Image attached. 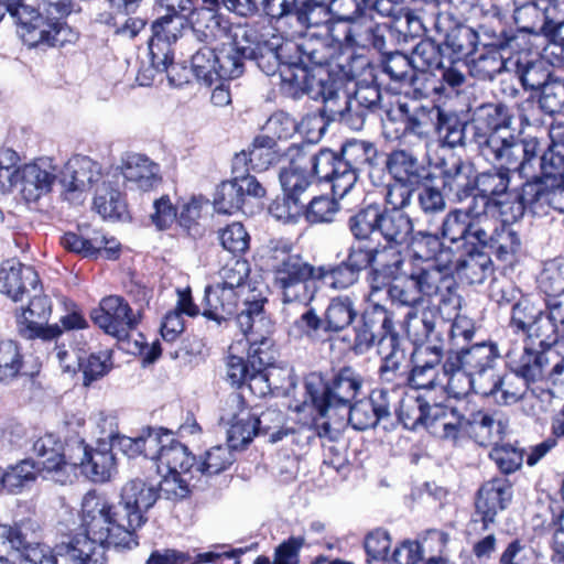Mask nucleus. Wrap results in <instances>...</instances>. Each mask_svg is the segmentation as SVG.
<instances>
[{
	"label": "nucleus",
	"mask_w": 564,
	"mask_h": 564,
	"mask_svg": "<svg viewBox=\"0 0 564 564\" xmlns=\"http://www.w3.org/2000/svg\"><path fill=\"white\" fill-rule=\"evenodd\" d=\"M387 214L386 206L371 204L350 217L349 229L358 240L371 239L388 246V234L384 231Z\"/></svg>",
	"instance_id": "obj_36"
},
{
	"label": "nucleus",
	"mask_w": 564,
	"mask_h": 564,
	"mask_svg": "<svg viewBox=\"0 0 564 564\" xmlns=\"http://www.w3.org/2000/svg\"><path fill=\"white\" fill-rule=\"evenodd\" d=\"M218 8L203 3L191 13L192 32L197 41L212 44L227 36V22L218 14Z\"/></svg>",
	"instance_id": "obj_45"
},
{
	"label": "nucleus",
	"mask_w": 564,
	"mask_h": 564,
	"mask_svg": "<svg viewBox=\"0 0 564 564\" xmlns=\"http://www.w3.org/2000/svg\"><path fill=\"white\" fill-rule=\"evenodd\" d=\"M527 178L521 185L518 193L512 194L508 209L505 208L502 215H508V219H520L523 217L525 210L533 214H539L545 206L547 183L535 170L530 175H519Z\"/></svg>",
	"instance_id": "obj_30"
},
{
	"label": "nucleus",
	"mask_w": 564,
	"mask_h": 564,
	"mask_svg": "<svg viewBox=\"0 0 564 564\" xmlns=\"http://www.w3.org/2000/svg\"><path fill=\"white\" fill-rule=\"evenodd\" d=\"M423 32V23L412 9L397 3L390 7V44L409 45Z\"/></svg>",
	"instance_id": "obj_43"
},
{
	"label": "nucleus",
	"mask_w": 564,
	"mask_h": 564,
	"mask_svg": "<svg viewBox=\"0 0 564 564\" xmlns=\"http://www.w3.org/2000/svg\"><path fill=\"white\" fill-rule=\"evenodd\" d=\"M226 404L220 422L227 426V442L232 449L243 448L259 433L254 414L243 406L238 395L230 397Z\"/></svg>",
	"instance_id": "obj_25"
},
{
	"label": "nucleus",
	"mask_w": 564,
	"mask_h": 564,
	"mask_svg": "<svg viewBox=\"0 0 564 564\" xmlns=\"http://www.w3.org/2000/svg\"><path fill=\"white\" fill-rule=\"evenodd\" d=\"M454 278L438 268L423 269L414 256L390 259V300L400 305L416 306L423 296H440V303L453 301Z\"/></svg>",
	"instance_id": "obj_3"
},
{
	"label": "nucleus",
	"mask_w": 564,
	"mask_h": 564,
	"mask_svg": "<svg viewBox=\"0 0 564 564\" xmlns=\"http://www.w3.org/2000/svg\"><path fill=\"white\" fill-rule=\"evenodd\" d=\"M412 58H415L416 72L420 80L424 82V77L430 72L436 69L447 58L442 44L433 41H415L408 45Z\"/></svg>",
	"instance_id": "obj_60"
},
{
	"label": "nucleus",
	"mask_w": 564,
	"mask_h": 564,
	"mask_svg": "<svg viewBox=\"0 0 564 564\" xmlns=\"http://www.w3.org/2000/svg\"><path fill=\"white\" fill-rule=\"evenodd\" d=\"M514 112L503 102H485L473 112V142L488 162L508 164L518 175L534 171L539 138H519L513 128Z\"/></svg>",
	"instance_id": "obj_1"
},
{
	"label": "nucleus",
	"mask_w": 564,
	"mask_h": 564,
	"mask_svg": "<svg viewBox=\"0 0 564 564\" xmlns=\"http://www.w3.org/2000/svg\"><path fill=\"white\" fill-rule=\"evenodd\" d=\"M388 33V24L386 22L376 21L373 18L366 31H361L359 23H352L346 31L345 41L350 45H371L381 53V68L388 73V52L386 45V35Z\"/></svg>",
	"instance_id": "obj_50"
},
{
	"label": "nucleus",
	"mask_w": 564,
	"mask_h": 564,
	"mask_svg": "<svg viewBox=\"0 0 564 564\" xmlns=\"http://www.w3.org/2000/svg\"><path fill=\"white\" fill-rule=\"evenodd\" d=\"M269 35L259 34L258 31L249 25H236L229 34L227 33V42H224L234 52L239 54L243 59H250L258 50L261 48L263 40Z\"/></svg>",
	"instance_id": "obj_62"
},
{
	"label": "nucleus",
	"mask_w": 564,
	"mask_h": 564,
	"mask_svg": "<svg viewBox=\"0 0 564 564\" xmlns=\"http://www.w3.org/2000/svg\"><path fill=\"white\" fill-rule=\"evenodd\" d=\"M101 176L99 164L88 156L76 155L68 160L59 175L65 192H83L98 182Z\"/></svg>",
	"instance_id": "obj_37"
},
{
	"label": "nucleus",
	"mask_w": 564,
	"mask_h": 564,
	"mask_svg": "<svg viewBox=\"0 0 564 564\" xmlns=\"http://www.w3.org/2000/svg\"><path fill=\"white\" fill-rule=\"evenodd\" d=\"M317 85L327 110L354 130L362 128L366 112L379 108L381 101V93L376 85H362L358 86L352 97L343 93L344 107H335L336 99L340 98L339 93L324 85L322 80Z\"/></svg>",
	"instance_id": "obj_13"
},
{
	"label": "nucleus",
	"mask_w": 564,
	"mask_h": 564,
	"mask_svg": "<svg viewBox=\"0 0 564 564\" xmlns=\"http://www.w3.org/2000/svg\"><path fill=\"white\" fill-rule=\"evenodd\" d=\"M40 284L37 272L30 265L10 259L0 265V293L18 302L36 292Z\"/></svg>",
	"instance_id": "obj_29"
},
{
	"label": "nucleus",
	"mask_w": 564,
	"mask_h": 564,
	"mask_svg": "<svg viewBox=\"0 0 564 564\" xmlns=\"http://www.w3.org/2000/svg\"><path fill=\"white\" fill-rule=\"evenodd\" d=\"M429 350L430 345L416 347L409 338H400L390 329V371L408 372Z\"/></svg>",
	"instance_id": "obj_57"
},
{
	"label": "nucleus",
	"mask_w": 564,
	"mask_h": 564,
	"mask_svg": "<svg viewBox=\"0 0 564 564\" xmlns=\"http://www.w3.org/2000/svg\"><path fill=\"white\" fill-rule=\"evenodd\" d=\"M361 384L360 376L349 367L343 368L335 376L330 386H326L318 375L312 373L304 381L305 400L295 404L294 410L302 412L305 411V408L312 406L324 417L336 406H348Z\"/></svg>",
	"instance_id": "obj_7"
},
{
	"label": "nucleus",
	"mask_w": 564,
	"mask_h": 564,
	"mask_svg": "<svg viewBox=\"0 0 564 564\" xmlns=\"http://www.w3.org/2000/svg\"><path fill=\"white\" fill-rule=\"evenodd\" d=\"M434 127L442 143L451 149L464 147L468 122L456 112L434 107L431 111Z\"/></svg>",
	"instance_id": "obj_51"
},
{
	"label": "nucleus",
	"mask_w": 564,
	"mask_h": 564,
	"mask_svg": "<svg viewBox=\"0 0 564 564\" xmlns=\"http://www.w3.org/2000/svg\"><path fill=\"white\" fill-rule=\"evenodd\" d=\"M344 263L357 274L367 265L370 268L368 273L370 285L368 300H378V295H388L387 245H381V241H378L376 247L368 250L350 248Z\"/></svg>",
	"instance_id": "obj_17"
},
{
	"label": "nucleus",
	"mask_w": 564,
	"mask_h": 564,
	"mask_svg": "<svg viewBox=\"0 0 564 564\" xmlns=\"http://www.w3.org/2000/svg\"><path fill=\"white\" fill-rule=\"evenodd\" d=\"M292 42H284L281 35L271 34L263 40L261 48L250 58L268 76L280 72L281 78L311 94L314 90V77L306 67H299L288 54L293 51Z\"/></svg>",
	"instance_id": "obj_10"
},
{
	"label": "nucleus",
	"mask_w": 564,
	"mask_h": 564,
	"mask_svg": "<svg viewBox=\"0 0 564 564\" xmlns=\"http://www.w3.org/2000/svg\"><path fill=\"white\" fill-rule=\"evenodd\" d=\"M12 178V187L20 184L23 197L29 202H35L52 189L56 174L55 169L43 161L22 167L14 165Z\"/></svg>",
	"instance_id": "obj_28"
},
{
	"label": "nucleus",
	"mask_w": 564,
	"mask_h": 564,
	"mask_svg": "<svg viewBox=\"0 0 564 564\" xmlns=\"http://www.w3.org/2000/svg\"><path fill=\"white\" fill-rule=\"evenodd\" d=\"M513 368L529 383L543 379L555 382L564 375V357L554 349L524 347Z\"/></svg>",
	"instance_id": "obj_21"
},
{
	"label": "nucleus",
	"mask_w": 564,
	"mask_h": 564,
	"mask_svg": "<svg viewBox=\"0 0 564 564\" xmlns=\"http://www.w3.org/2000/svg\"><path fill=\"white\" fill-rule=\"evenodd\" d=\"M517 31L533 36H542L547 42L560 46L564 26V10L538 0L516 3L512 14Z\"/></svg>",
	"instance_id": "obj_12"
},
{
	"label": "nucleus",
	"mask_w": 564,
	"mask_h": 564,
	"mask_svg": "<svg viewBox=\"0 0 564 564\" xmlns=\"http://www.w3.org/2000/svg\"><path fill=\"white\" fill-rule=\"evenodd\" d=\"M429 430L431 433L447 441H456L462 434H467L469 417H466L455 406H449L436 395L432 404Z\"/></svg>",
	"instance_id": "obj_35"
},
{
	"label": "nucleus",
	"mask_w": 564,
	"mask_h": 564,
	"mask_svg": "<svg viewBox=\"0 0 564 564\" xmlns=\"http://www.w3.org/2000/svg\"><path fill=\"white\" fill-rule=\"evenodd\" d=\"M447 354L449 368L463 366V369L482 382H488L485 377L488 373L489 377L494 375V368L500 358L498 346L492 341L462 347L459 350H449Z\"/></svg>",
	"instance_id": "obj_24"
},
{
	"label": "nucleus",
	"mask_w": 564,
	"mask_h": 564,
	"mask_svg": "<svg viewBox=\"0 0 564 564\" xmlns=\"http://www.w3.org/2000/svg\"><path fill=\"white\" fill-rule=\"evenodd\" d=\"M486 213L473 208H456L446 214L441 225V235L449 245L448 250L457 251L478 242L484 235L481 227Z\"/></svg>",
	"instance_id": "obj_16"
},
{
	"label": "nucleus",
	"mask_w": 564,
	"mask_h": 564,
	"mask_svg": "<svg viewBox=\"0 0 564 564\" xmlns=\"http://www.w3.org/2000/svg\"><path fill=\"white\" fill-rule=\"evenodd\" d=\"M441 177L443 192L449 200L463 203L474 197L476 175L470 162L456 159L451 164H445Z\"/></svg>",
	"instance_id": "obj_33"
},
{
	"label": "nucleus",
	"mask_w": 564,
	"mask_h": 564,
	"mask_svg": "<svg viewBox=\"0 0 564 564\" xmlns=\"http://www.w3.org/2000/svg\"><path fill=\"white\" fill-rule=\"evenodd\" d=\"M70 12L68 0H43L41 11L20 14L19 34L29 47L63 46L77 34L63 22Z\"/></svg>",
	"instance_id": "obj_5"
},
{
	"label": "nucleus",
	"mask_w": 564,
	"mask_h": 564,
	"mask_svg": "<svg viewBox=\"0 0 564 564\" xmlns=\"http://www.w3.org/2000/svg\"><path fill=\"white\" fill-rule=\"evenodd\" d=\"M513 496L512 484L506 477H495L478 489L475 499V513L487 530L496 521L497 514L507 509Z\"/></svg>",
	"instance_id": "obj_23"
},
{
	"label": "nucleus",
	"mask_w": 564,
	"mask_h": 564,
	"mask_svg": "<svg viewBox=\"0 0 564 564\" xmlns=\"http://www.w3.org/2000/svg\"><path fill=\"white\" fill-rule=\"evenodd\" d=\"M113 445L96 443L95 448L88 449L83 442L77 445L78 457L69 456L73 466H79L83 473L95 482H104L110 479L116 469Z\"/></svg>",
	"instance_id": "obj_31"
},
{
	"label": "nucleus",
	"mask_w": 564,
	"mask_h": 564,
	"mask_svg": "<svg viewBox=\"0 0 564 564\" xmlns=\"http://www.w3.org/2000/svg\"><path fill=\"white\" fill-rule=\"evenodd\" d=\"M506 433V424L492 415L478 411L469 417L467 434L482 445H496Z\"/></svg>",
	"instance_id": "obj_59"
},
{
	"label": "nucleus",
	"mask_w": 564,
	"mask_h": 564,
	"mask_svg": "<svg viewBox=\"0 0 564 564\" xmlns=\"http://www.w3.org/2000/svg\"><path fill=\"white\" fill-rule=\"evenodd\" d=\"M427 357L423 359L416 360V362L412 366V368L408 371L410 376L408 377L409 386L405 388H415L422 392L426 390L436 391V387H440V393L444 395V382L442 380V375L437 372L436 367L440 365L442 359V348L438 346H431Z\"/></svg>",
	"instance_id": "obj_39"
},
{
	"label": "nucleus",
	"mask_w": 564,
	"mask_h": 564,
	"mask_svg": "<svg viewBox=\"0 0 564 564\" xmlns=\"http://www.w3.org/2000/svg\"><path fill=\"white\" fill-rule=\"evenodd\" d=\"M357 316L354 301L349 296H337L330 301L325 314L328 334L338 333L349 326Z\"/></svg>",
	"instance_id": "obj_64"
},
{
	"label": "nucleus",
	"mask_w": 564,
	"mask_h": 564,
	"mask_svg": "<svg viewBox=\"0 0 564 564\" xmlns=\"http://www.w3.org/2000/svg\"><path fill=\"white\" fill-rule=\"evenodd\" d=\"M61 243L66 250L86 257L99 254L113 260L119 256V242L115 238H107L99 231H94L93 236L88 237H83L75 232H66L61 238Z\"/></svg>",
	"instance_id": "obj_41"
},
{
	"label": "nucleus",
	"mask_w": 564,
	"mask_h": 564,
	"mask_svg": "<svg viewBox=\"0 0 564 564\" xmlns=\"http://www.w3.org/2000/svg\"><path fill=\"white\" fill-rule=\"evenodd\" d=\"M25 296L30 297V301L19 316L20 333L28 338L53 339L59 336L62 328L57 324L47 325L52 303L46 295L42 294L41 286L36 288V292Z\"/></svg>",
	"instance_id": "obj_22"
},
{
	"label": "nucleus",
	"mask_w": 564,
	"mask_h": 564,
	"mask_svg": "<svg viewBox=\"0 0 564 564\" xmlns=\"http://www.w3.org/2000/svg\"><path fill=\"white\" fill-rule=\"evenodd\" d=\"M105 547L106 545L80 532L56 550L57 555L65 558L68 564H105Z\"/></svg>",
	"instance_id": "obj_44"
},
{
	"label": "nucleus",
	"mask_w": 564,
	"mask_h": 564,
	"mask_svg": "<svg viewBox=\"0 0 564 564\" xmlns=\"http://www.w3.org/2000/svg\"><path fill=\"white\" fill-rule=\"evenodd\" d=\"M264 187L252 175H243L231 181L223 182L216 192L214 207L217 213L232 214L239 210L246 196L263 197Z\"/></svg>",
	"instance_id": "obj_27"
},
{
	"label": "nucleus",
	"mask_w": 564,
	"mask_h": 564,
	"mask_svg": "<svg viewBox=\"0 0 564 564\" xmlns=\"http://www.w3.org/2000/svg\"><path fill=\"white\" fill-rule=\"evenodd\" d=\"M424 172L425 169L411 151L393 150L390 152V177L392 181L420 185L425 178Z\"/></svg>",
	"instance_id": "obj_58"
},
{
	"label": "nucleus",
	"mask_w": 564,
	"mask_h": 564,
	"mask_svg": "<svg viewBox=\"0 0 564 564\" xmlns=\"http://www.w3.org/2000/svg\"><path fill=\"white\" fill-rule=\"evenodd\" d=\"M414 239L413 224L403 210L390 212V259L414 256L410 247Z\"/></svg>",
	"instance_id": "obj_55"
},
{
	"label": "nucleus",
	"mask_w": 564,
	"mask_h": 564,
	"mask_svg": "<svg viewBox=\"0 0 564 564\" xmlns=\"http://www.w3.org/2000/svg\"><path fill=\"white\" fill-rule=\"evenodd\" d=\"M447 261L458 278L468 284H481L494 271L490 254L477 242L453 251Z\"/></svg>",
	"instance_id": "obj_26"
},
{
	"label": "nucleus",
	"mask_w": 564,
	"mask_h": 564,
	"mask_svg": "<svg viewBox=\"0 0 564 564\" xmlns=\"http://www.w3.org/2000/svg\"><path fill=\"white\" fill-rule=\"evenodd\" d=\"M265 265L273 274V285L283 302L308 303L315 293L316 274H323V267L315 268L300 256L291 253L286 246L273 247L269 250Z\"/></svg>",
	"instance_id": "obj_4"
},
{
	"label": "nucleus",
	"mask_w": 564,
	"mask_h": 564,
	"mask_svg": "<svg viewBox=\"0 0 564 564\" xmlns=\"http://www.w3.org/2000/svg\"><path fill=\"white\" fill-rule=\"evenodd\" d=\"M512 65L514 75L527 91L539 93L554 76L547 62L541 57L520 55Z\"/></svg>",
	"instance_id": "obj_47"
},
{
	"label": "nucleus",
	"mask_w": 564,
	"mask_h": 564,
	"mask_svg": "<svg viewBox=\"0 0 564 564\" xmlns=\"http://www.w3.org/2000/svg\"><path fill=\"white\" fill-rule=\"evenodd\" d=\"M399 46L390 50V94L398 87L406 88V94H420L422 89L417 86L420 76L414 64L415 58H412L408 45Z\"/></svg>",
	"instance_id": "obj_40"
},
{
	"label": "nucleus",
	"mask_w": 564,
	"mask_h": 564,
	"mask_svg": "<svg viewBox=\"0 0 564 564\" xmlns=\"http://www.w3.org/2000/svg\"><path fill=\"white\" fill-rule=\"evenodd\" d=\"M245 307L236 316V325L249 343L248 361L263 379V371L276 358L272 334V323L263 313L262 301L243 302Z\"/></svg>",
	"instance_id": "obj_8"
},
{
	"label": "nucleus",
	"mask_w": 564,
	"mask_h": 564,
	"mask_svg": "<svg viewBox=\"0 0 564 564\" xmlns=\"http://www.w3.org/2000/svg\"><path fill=\"white\" fill-rule=\"evenodd\" d=\"M39 468L47 471H57L67 463L63 453V444L52 434H46L33 443Z\"/></svg>",
	"instance_id": "obj_61"
},
{
	"label": "nucleus",
	"mask_w": 564,
	"mask_h": 564,
	"mask_svg": "<svg viewBox=\"0 0 564 564\" xmlns=\"http://www.w3.org/2000/svg\"><path fill=\"white\" fill-rule=\"evenodd\" d=\"M476 32L479 34V42L481 41L485 47L513 48V44L518 40L516 31L507 23L506 14L496 4H490Z\"/></svg>",
	"instance_id": "obj_34"
},
{
	"label": "nucleus",
	"mask_w": 564,
	"mask_h": 564,
	"mask_svg": "<svg viewBox=\"0 0 564 564\" xmlns=\"http://www.w3.org/2000/svg\"><path fill=\"white\" fill-rule=\"evenodd\" d=\"M393 394L399 398L395 408L398 423L412 431L419 426L427 429L432 404L436 402V392L432 390L422 392L415 388L399 387L393 389Z\"/></svg>",
	"instance_id": "obj_20"
},
{
	"label": "nucleus",
	"mask_w": 564,
	"mask_h": 564,
	"mask_svg": "<svg viewBox=\"0 0 564 564\" xmlns=\"http://www.w3.org/2000/svg\"><path fill=\"white\" fill-rule=\"evenodd\" d=\"M529 382L512 372L505 376H490L485 387H479V395L491 397L496 403L509 405L521 400L528 389Z\"/></svg>",
	"instance_id": "obj_42"
},
{
	"label": "nucleus",
	"mask_w": 564,
	"mask_h": 564,
	"mask_svg": "<svg viewBox=\"0 0 564 564\" xmlns=\"http://www.w3.org/2000/svg\"><path fill=\"white\" fill-rule=\"evenodd\" d=\"M249 273L250 267L246 260L235 259L227 262L219 270L217 280L205 290L207 310L204 314L216 321L231 315L239 299L249 290Z\"/></svg>",
	"instance_id": "obj_9"
},
{
	"label": "nucleus",
	"mask_w": 564,
	"mask_h": 564,
	"mask_svg": "<svg viewBox=\"0 0 564 564\" xmlns=\"http://www.w3.org/2000/svg\"><path fill=\"white\" fill-rule=\"evenodd\" d=\"M539 164V175L546 183L564 184V143L555 141L553 138L545 149L539 139V152L536 163Z\"/></svg>",
	"instance_id": "obj_54"
},
{
	"label": "nucleus",
	"mask_w": 564,
	"mask_h": 564,
	"mask_svg": "<svg viewBox=\"0 0 564 564\" xmlns=\"http://www.w3.org/2000/svg\"><path fill=\"white\" fill-rule=\"evenodd\" d=\"M459 66H464L462 61L447 57L444 63L424 77L420 94L441 96L457 90L466 79Z\"/></svg>",
	"instance_id": "obj_38"
},
{
	"label": "nucleus",
	"mask_w": 564,
	"mask_h": 564,
	"mask_svg": "<svg viewBox=\"0 0 564 564\" xmlns=\"http://www.w3.org/2000/svg\"><path fill=\"white\" fill-rule=\"evenodd\" d=\"M94 207L102 218L123 219L127 215V206L121 193L106 181L97 187Z\"/></svg>",
	"instance_id": "obj_63"
},
{
	"label": "nucleus",
	"mask_w": 564,
	"mask_h": 564,
	"mask_svg": "<svg viewBox=\"0 0 564 564\" xmlns=\"http://www.w3.org/2000/svg\"><path fill=\"white\" fill-rule=\"evenodd\" d=\"M158 498V486L153 480L134 478L122 487L117 509L134 534L147 522L144 513L154 506Z\"/></svg>",
	"instance_id": "obj_14"
},
{
	"label": "nucleus",
	"mask_w": 564,
	"mask_h": 564,
	"mask_svg": "<svg viewBox=\"0 0 564 564\" xmlns=\"http://www.w3.org/2000/svg\"><path fill=\"white\" fill-rule=\"evenodd\" d=\"M313 167L321 180L332 183L333 194L343 198L355 185L357 172L365 170L371 183L382 187L388 199V153L379 152L371 143L354 141L347 143L341 155L325 149L313 159Z\"/></svg>",
	"instance_id": "obj_2"
},
{
	"label": "nucleus",
	"mask_w": 564,
	"mask_h": 564,
	"mask_svg": "<svg viewBox=\"0 0 564 564\" xmlns=\"http://www.w3.org/2000/svg\"><path fill=\"white\" fill-rule=\"evenodd\" d=\"M429 95L406 94V88L398 87L390 94V121L404 124L403 133H415L421 126L417 111L422 108L419 99Z\"/></svg>",
	"instance_id": "obj_46"
},
{
	"label": "nucleus",
	"mask_w": 564,
	"mask_h": 564,
	"mask_svg": "<svg viewBox=\"0 0 564 564\" xmlns=\"http://www.w3.org/2000/svg\"><path fill=\"white\" fill-rule=\"evenodd\" d=\"M490 167L476 174L475 191L485 202L484 213L497 212L502 215L505 208L508 209L512 193L509 192L511 172L518 174V171L508 164Z\"/></svg>",
	"instance_id": "obj_19"
},
{
	"label": "nucleus",
	"mask_w": 564,
	"mask_h": 564,
	"mask_svg": "<svg viewBox=\"0 0 564 564\" xmlns=\"http://www.w3.org/2000/svg\"><path fill=\"white\" fill-rule=\"evenodd\" d=\"M158 165L138 153L128 154L122 162L121 173L131 188L149 191L159 182Z\"/></svg>",
	"instance_id": "obj_48"
},
{
	"label": "nucleus",
	"mask_w": 564,
	"mask_h": 564,
	"mask_svg": "<svg viewBox=\"0 0 564 564\" xmlns=\"http://www.w3.org/2000/svg\"><path fill=\"white\" fill-rule=\"evenodd\" d=\"M497 219L486 213L481 227L484 235L478 239V245L497 260L511 263L521 247V239L512 227L518 219H508V215H500Z\"/></svg>",
	"instance_id": "obj_15"
},
{
	"label": "nucleus",
	"mask_w": 564,
	"mask_h": 564,
	"mask_svg": "<svg viewBox=\"0 0 564 564\" xmlns=\"http://www.w3.org/2000/svg\"><path fill=\"white\" fill-rule=\"evenodd\" d=\"M84 534L107 546L132 549L138 545L137 535L122 520L121 512L95 491L87 492L82 502Z\"/></svg>",
	"instance_id": "obj_6"
},
{
	"label": "nucleus",
	"mask_w": 564,
	"mask_h": 564,
	"mask_svg": "<svg viewBox=\"0 0 564 564\" xmlns=\"http://www.w3.org/2000/svg\"><path fill=\"white\" fill-rule=\"evenodd\" d=\"M386 0H305L297 8V21L304 26H319L337 17L341 21H354L365 7H371L381 19L388 15Z\"/></svg>",
	"instance_id": "obj_11"
},
{
	"label": "nucleus",
	"mask_w": 564,
	"mask_h": 564,
	"mask_svg": "<svg viewBox=\"0 0 564 564\" xmlns=\"http://www.w3.org/2000/svg\"><path fill=\"white\" fill-rule=\"evenodd\" d=\"M93 321L107 334L123 339L140 322V312H134L121 296L109 295L91 311Z\"/></svg>",
	"instance_id": "obj_18"
},
{
	"label": "nucleus",
	"mask_w": 564,
	"mask_h": 564,
	"mask_svg": "<svg viewBox=\"0 0 564 564\" xmlns=\"http://www.w3.org/2000/svg\"><path fill=\"white\" fill-rule=\"evenodd\" d=\"M384 395L383 389L375 390L370 400H361L348 405V421L354 429L361 431L373 427L380 419L388 415V406L381 402Z\"/></svg>",
	"instance_id": "obj_49"
},
{
	"label": "nucleus",
	"mask_w": 564,
	"mask_h": 564,
	"mask_svg": "<svg viewBox=\"0 0 564 564\" xmlns=\"http://www.w3.org/2000/svg\"><path fill=\"white\" fill-rule=\"evenodd\" d=\"M369 307L364 314V325L357 330L355 350L365 352L376 341L381 344L388 336V295H378V300H368Z\"/></svg>",
	"instance_id": "obj_32"
},
{
	"label": "nucleus",
	"mask_w": 564,
	"mask_h": 564,
	"mask_svg": "<svg viewBox=\"0 0 564 564\" xmlns=\"http://www.w3.org/2000/svg\"><path fill=\"white\" fill-rule=\"evenodd\" d=\"M479 43V34L473 28L465 24H456L446 32L442 43L447 57L462 61L473 55Z\"/></svg>",
	"instance_id": "obj_56"
},
{
	"label": "nucleus",
	"mask_w": 564,
	"mask_h": 564,
	"mask_svg": "<svg viewBox=\"0 0 564 564\" xmlns=\"http://www.w3.org/2000/svg\"><path fill=\"white\" fill-rule=\"evenodd\" d=\"M442 380L444 393L455 399H462L470 392L479 394L478 388L485 387L486 382L478 380L473 373L463 369V366L448 367V354L442 365Z\"/></svg>",
	"instance_id": "obj_53"
},
{
	"label": "nucleus",
	"mask_w": 564,
	"mask_h": 564,
	"mask_svg": "<svg viewBox=\"0 0 564 564\" xmlns=\"http://www.w3.org/2000/svg\"><path fill=\"white\" fill-rule=\"evenodd\" d=\"M197 466L195 457L188 452V448L180 442L170 441L169 446L163 447L160 454L158 470L160 474L174 473L184 476H192L197 479L195 467Z\"/></svg>",
	"instance_id": "obj_52"
}]
</instances>
